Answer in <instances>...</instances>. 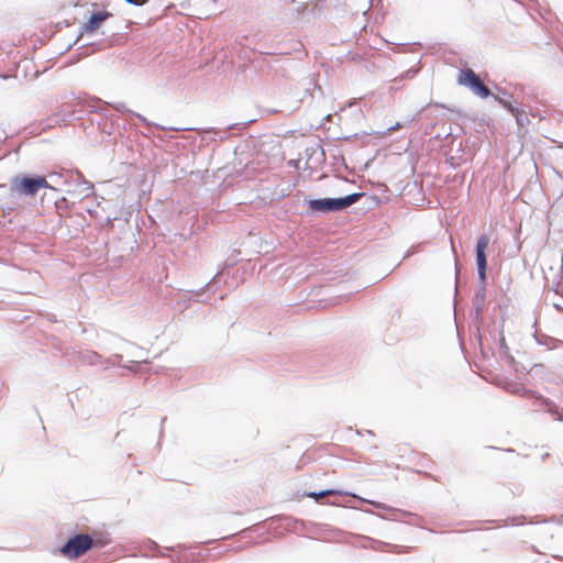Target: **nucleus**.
Wrapping results in <instances>:
<instances>
[{
    "label": "nucleus",
    "mask_w": 563,
    "mask_h": 563,
    "mask_svg": "<svg viewBox=\"0 0 563 563\" xmlns=\"http://www.w3.org/2000/svg\"><path fill=\"white\" fill-rule=\"evenodd\" d=\"M104 542L101 539H92L89 534H76L70 538L60 549V553L68 559H77L90 549L101 548Z\"/></svg>",
    "instance_id": "obj_1"
},
{
    "label": "nucleus",
    "mask_w": 563,
    "mask_h": 563,
    "mask_svg": "<svg viewBox=\"0 0 563 563\" xmlns=\"http://www.w3.org/2000/svg\"><path fill=\"white\" fill-rule=\"evenodd\" d=\"M489 244V238L487 235H484L479 238L476 245V264H477V272L478 277L481 280V288L475 292L474 295V303L477 308V310L482 309L484 301H485V288L484 284L486 280V254L485 251L488 247Z\"/></svg>",
    "instance_id": "obj_2"
},
{
    "label": "nucleus",
    "mask_w": 563,
    "mask_h": 563,
    "mask_svg": "<svg viewBox=\"0 0 563 563\" xmlns=\"http://www.w3.org/2000/svg\"><path fill=\"white\" fill-rule=\"evenodd\" d=\"M361 194H352L344 198H323V199H311L308 201V208L311 212H331L343 210L353 203H355Z\"/></svg>",
    "instance_id": "obj_3"
},
{
    "label": "nucleus",
    "mask_w": 563,
    "mask_h": 563,
    "mask_svg": "<svg viewBox=\"0 0 563 563\" xmlns=\"http://www.w3.org/2000/svg\"><path fill=\"white\" fill-rule=\"evenodd\" d=\"M40 189H53V187L45 177H16L11 184V191L18 196L34 197Z\"/></svg>",
    "instance_id": "obj_4"
},
{
    "label": "nucleus",
    "mask_w": 563,
    "mask_h": 563,
    "mask_svg": "<svg viewBox=\"0 0 563 563\" xmlns=\"http://www.w3.org/2000/svg\"><path fill=\"white\" fill-rule=\"evenodd\" d=\"M511 393L520 394L525 397H536L539 400L540 408L551 415L554 420L559 422H563V409H561L555 402H553L549 398H544L541 396H536L534 391L526 389L523 386L515 384L511 389Z\"/></svg>",
    "instance_id": "obj_5"
},
{
    "label": "nucleus",
    "mask_w": 563,
    "mask_h": 563,
    "mask_svg": "<svg viewBox=\"0 0 563 563\" xmlns=\"http://www.w3.org/2000/svg\"><path fill=\"white\" fill-rule=\"evenodd\" d=\"M457 82L470 87L474 93L482 98H487L490 95L489 88L483 84L481 78L472 69L461 70Z\"/></svg>",
    "instance_id": "obj_6"
},
{
    "label": "nucleus",
    "mask_w": 563,
    "mask_h": 563,
    "mask_svg": "<svg viewBox=\"0 0 563 563\" xmlns=\"http://www.w3.org/2000/svg\"><path fill=\"white\" fill-rule=\"evenodd\" d=\"M495 102H498L508 112L519 104L514 95L495 84Z\"/></svg>",
    "instance_id": "obj_7"
},
{
    "label": "nucleus",
    "mask_w": 563,
    "mask_h": 563,
    "mask_svg": "<svg viewBox=\"0 0 563 563\" xmlns=\"http://www.w3.org/2000/svg\"><path fill=\"white\" fill-rule=\"evenodd\" d=\"M111 15V13L107 11H101L93 13L90 19L85 23L84 30L87 33H93L97 31L100 25Z\"/></svg>",
    "instance_id": "obj_8"
},
{
    "label": "nucleus",
    "mask_w": 563,
    "mask_h": 563,
    "mask_svg": "<svg viewBox=\"0 0 563 563\" xmlns=\"http://www.w3.org/2000/svg\"><path fill=\"white\" fill-rule=\"evenodd\" d=\"M509 113L516 119L517 124L521 128H525L530 122L528 114L521 110L518 104L512 108Z\"/></svg>",
    "instance_id": "obj_9"
},
{
    "label": "nucleus",
    "mask_w": 563,
    "mask_h": 563,
    "mask_svg": "<svg viewBox=\"0 0 563 563\" xmlns=\"http://www.w3.org/2000/svg\"><path fill=\"white\" fill-rule=\"evenodd\" d=\"M333 495H346V493H343L341 490H335V489H327V490H322L320 493L310 492V493L306 494L307 497L312 498L317 501H319L323 497L333 496Z\"/></svg>",
    "instance_id": "obj_10"
},
{
    "label": "nucleus",
    "mask_w": 563,
    "mask_h": 563,
    "mask_svg": "<svg viewBox=\"0 0 563 563\" xmlns=\"http://www.w3.org/2000/svg\"><path fill=\"white\" fill-rule=\"evenodd\" d=\"M500 356L505 358L509 364L514 362V357L509 355L508 347L505 342V336L501 334L499 339Z\"/></svg>",
    "instance_id": "obj_11"
},
{
    "label": "nucleus",
    "mask_w": 563,
    "mask_h": 563,
    "mask_svg": "<svg viewBox=\"0 0 563 563\" xmlns=\"http://www.w3.org/2000/svg\"><path fill=\"white\" fill-rule=\"evenodd\" d=\"M510 520H511V522H510L511 526H520V525L525 523L526 518L521 516V517H514ZM500 522H501V520L495 519V521H494L495 529L499 528L501 526H508L509 525L508 520L503 521V523H500Z\"/></svg>",
    "instance_id": "obj_12"
},
{
    "label": "nucleus",
    "mask_w": 563,
    "mask_h": 563,
    "mask_svg": "<svg viewBox=\"0 0 563 563\" xmlns=\"http://www.w3.org/2000/svg\"><path fill=\"white\" fill-rule=\"evenodd\" d=\"M125 1L129 3H132V4L142 5V4L146 3L148 0H125Z\"/></svg>",
    "instance_id": "obj_13"
},
{
    "label": "nucleus",
    "mask_w": 563,
    "mask_h": 563,
    "mask_svg": "<svg viewBox=\"0 0 563 563\" xmlns=\"http://www.w3.org/2000/svg\"><path fill=\"white\" fill-rule=\"evenodd\" d=\"M477 367H479L481 369H484V365L477 364Z\"/></svg>",
    "instance_id": "obj_14"
}]
</instances>
